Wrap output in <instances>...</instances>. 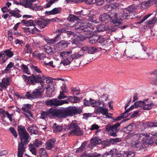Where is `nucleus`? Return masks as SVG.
Here are the masks:
<instances>
[{"mask_svg":"<svg viewBox=\"0 0 157 157\" xmlns=\"http://www.w3.org/2000/svg\"><path fill=\"white\" fill-rule=\"evenodd\" d=\"M56 140L55 139H51L49 140L46 143V148L48 149H51L54 147Z\"/></svg>","mask_w":157,"mask_h":157,"instance_id":"20","label":"nucleus"},{"mask_svg":"<svg viewBox=\"0 0 157 157\" xmlns=\"http://www.w3.org/2000/svg\"><path fill=\"white\" fill-rule=\"evenodd\" d=\"M40 157H48L46 150L44 148H41L40 149Z\"/></svg>","mask_w":157,"mask_h":157,"instance_id":"45","label":"nucleus"},{"mask_svg":"<svg viewBox=\"0 0 157 157\" xmlns=\"http://www.w3.org/2000/svg\"><path fill=\"white\" fill-rule=\"evenodd\" d=\"M154 105V104L152 103H148L147 102H145V104H144L143 106V109L144 110H149L152 108Z\"/></svg>","mask_w":157,"mask_h":157,"instance_id":"40","label":"nucleus"},{"mask_svg":"<svg viewBox=\"0 0 157 157\" xmlns=\"http://www.w3.org/2000/svg\"><path fill=\"white\" fill-rule=\"evenodd\" d=\"M58 0H50L48 3L46 4L44 8H48L50 7L51 5L53 3H54L56 2Z\"/></svg>","mask_w":157,"mask_h":157,"instance_id":"54","label":"nucleus"},{"mask_svg":"<svg viewBox=\"0 0 157 157\" xmlns=\"http://www.w3.org/2000/svg\"><path fill=\"white\" fill-rule=\"evenodd\" d=\"M28 131L34 134H37L38 133V129L36 126L33 125L27 128Z\"/></svg>","mask_w":157,"mask_h":157,"instance_id":"29","label":"nucleus"},{"mask_svg":"<svg viewBox=\"0 0 157 157\" xmlns=\"http://www.w3.org/2000/svg\"><path fill=\"white\" fill-rule=\"evenodd\" d=\"M152 137H151L149 139H148V138L147 139H146L144 140V142L147 144H151L153 143L155 140V138L152 136Z\"/></svg>","mask_w":157,"mask_h":157,"instance_id":"48","label":"nucleus"},{"mask_svg":"<svg viewBox=\"0 0 157 157\" xmlns=\"http://www.w3.org/2000/svg\"><path fill=\"white\" fill-rule=\"evenodd\" d=\"M21 68L23 70V71L27 74H30V73L28 67L26 65L22 64L21 66Z\"/></svg>","mask_w":157,"mask_h":157,"instance_id":"49","label":"nucleus"},{"mask_svg":"<svg viewBox=\"0 0 157 157\" xmlns=\"http://www.w3.org/2000/svg\"><path fill=\"white\" fill-rule=\"evenodd\" d=\"M42 142L39 140L38 139H36L35 141V142L33 143V144L35 147H39V145H41L42 144Z\"/></svg>","mask_w":157,"mask_h":157,"instance_id":"58","label":"nucleus"},{"mask_svg":"<svg viewBox=\"0 0 157 157\" xmlns=\"http://www.w3.org/2000/svg\"><path fill=\"white\" fill-rule=\"evenodd\" d=\"M134 124L133 123H131L128 126L126 127H124V129H127V130L128 131H131L134 128Z\"/></svg>","mask_w":157,"mask_h":157,"instance_id":"53","label":"nucleus"},{"mask_svg":"<svg viewBox=\"0 0 157 157\" xmlns=\"http://www.w3.org/2000/svg\"><path fill=\"white\" fill-rule=\"evenodd\" d=\"M67 128L71 130L69 132V135L73 134L74 136H80L82 134L80 128L77 124L76 121H72L68 125Z\"/></svg>","mask_w":157,"mask_h":157,"instance_id":"4","label":"nucleus"},{"mask_svg":"<svg viewBox=\"0 0 157 157\" xmlns=\"http://www.w3.org/2000/svg\"><path fill=\"white\" fill-rule=\"evenodd\" d=\"M112 7L110 4L104 6V9L107 11H110L113 10Z\"/></svg>","mask_w":157,"mask_h":157,"instance_id":"64","label":"nucleus"},{"mask_svg":"<svg viewBox=\"0 0 157 157\" xmlns=\"http://www.w3.org/2000/svg\"><path fill=\"white\" fill-rule=\"evenodd\" d=\"M87 144V143L86 142H84L82 144L80 147L76 151V152L77 151H83L84 148L86 147V145Z\"/></svg>","mask_w":157,"mask_h":157,"instance_id":"55","label":"nucleus"},{"mask_svg":"<svg viewBox=\"0 0 157 157\" xmlns=\"http://www.w3.org/2000/svg\"><path fill=\"white\" fill-rule=\"evenodd\" d=\"M157 22V18L154 17L152 19L149 20L147 22V25L150 28H152L153 25Z\"/></svg>","mask_w":157,"mask_h":157,"instance_id":"34","label":"nucleus"},{"mask_svg":"<svg viewBox=\"0 0 157 157\" xmlns=\"http://www.w3.org/2000/svg\"><path fill=\"white\" fill-rule=\"evenodd\" d=\"M96 101L98 102V103L96 104L95 105H94L93 106V107L103 108L105 106V104L103 101V100H102L101 101L100 100Z\"/></svg>","mask_w":157,"mask_h":157,"instance_id":"35","label":"nucleus"},{"mask_svg":"<svg viewBox=\"0 0 157 157\" xmlns=\"http://www.w3.org/2000/svg\"><path fill=\"white\" fill-rule=\"evenodd\" d=\"M22 77L25 82L28 83H32V84L34 85L35 83L39 82L40 83L41 86L43 84L41 77L38 75L35 76L33 75H32V76L28 77L26 75H23Z\"/></svg>","mask_w":157,"mask_h":157,"instance_id":"9","label":"nucleus"},{"mask_svg":"<svg viewBox=\"0 0 157 157\" xmlns=\"http://www.w3.org/2000/svg\"><path fill=\"white\" fill-rule=\"evenodd\" d=\"M44 89L42 87L40 88L35 89L30 94V92L28 91L25 94L28 99H34L40 98L42 97V94H43Z\"/></svg>","mask_w":157,"mask_h":157,"instance_id":"6","label":"nucleus"},{"mask_svg":"<svg viewBox=\"0 0 157 157\" xmlns=\"http://www.w3.org/2000/svg\"><path fill=\"white\" fill-rule=\"evenodd\" d=\"M151 4H152V1H148L143 2L141 4V6L142 8L145 9L149 7Z\"/></svg>","mask_w":157,"mask_h":157,"instance_id":"44","label":"nucleus"},{"mask_svg":"<svg viewBox=\"0 0 157 157\" xmlns=\"http://www.w3.org/2000/svg\"><path fill=\"white\" fill-rule=\"evenodd\" d=\"M83 103L86 106H90L91 105L92 107L94 105H95L96 104L98 103V102L96 100H94L91 98H90L89 100L84 99Z\"/></svg>","mask_w":157,"mask_h":157,"instance_id":"22","label":"nucleus"},{"mask_svg":"<svg viewBox=\"0 0 157 157\" xmlns=\"http://www.w3.org/2000/svg\"><path fill=\"white\" fill-rule=\"evenodd\" d=\"M72 51H63L59 53L60 56L63 58V60L61 63H63L64 66H67L74 59H78L83 55H81L79 53H76L71 54Z\"/></svg>","mask_w":157,"mask_h":157,"instance_id":"2","label":"nucleus"},{"mask_svg":"<svg viewBox=\"0 0 157 157\" xmlns=\"http://www.w3.org/2000/svg\"><path fill=\"white\" fill-rule=\"evenodd\" d=\"M140 59H147L152 56L153 50L150 48H147L140 51Z\"/></svg>","mask_w":157,"mask_h":157,"instance_id":"10","label":"nucleus"},{"mask_svg":"<svg viewBox=\"0 0 157 157\" xmlns=\"http://www.w3.org/2000/svg\"><path fill=\"white\" fill-rule=\"evenodd\" d=\"M14 66L13 63L12 62H10L7 65L6 68L4 70L2 71V73L3 74L10 73L11 71V68Z\"/></svg>","mask_w":157,"mask_h":157,"instance_id":"27","label":"nucleus"},{"mask_svg":"<svg viewBox=\"0 0 157 157\" xmlns=\"http://www.w3.org/2000/svg\"><path fill=\"white\" fill-rule=\"evenodd\" d=\"M102 142L101 140L99 139L98 137H94L92 138L90 141V144L89 146L90 147H93L95 146H97L98 144H100Z\"/></svg>","mask_w":157,"mask_h":157,"instance_id":"17","label":"nucleus"},{"mask_svg":"<svg viewBox=\"0 0 157 157\" xmlns=\"http://www.w3.org/2000/svg\"><path fill=\"white\" fill-rule=\"evenodd\" d=\"M34 145L32 144H29V146L30 151L33 154L36 155V149Z\"/></svg>","mask_w":157,"mask_h":157,"instance_id":"42","label":"nucleus"},{"mask_svg":"<svg viewBox=\"0 0 157 157\" xmlns=\"http://www.w3.org/2000/svg\"><path fill=\"white\" fill-rule=\"evenodd\" d=\"M69 44L67 41L63 40L57 44L56 47L59 50H62L67 48Z\"/></svg>","mask_w":157,"mask_h":157,"instance_id":"13","label":"nucleus"},{"mask_svg":"<svg viewBox=\"0 0 157 157\" xmlns=\"http://www.w3.org/2000/svg\"><path fill=\"white\" fill-rule=\"evenodd\" d=\"M35 23L42 28H44L49 23V21L45 19H40L35 20Z\"/></svg>","mask_w":157,"mask_h":157,"instance_id":"15","label":"nucleus"},{"mask_svg":"<svg viewBox=\"0 0 157 157\" xmlns=\"http://www.w3.org/2000/svg\"><path fill=\"white\" fill-rule=\"evenodd\" d=\"M121 123L117 122L113 125L109 124L105 126L106 131L108 132L109 135L113 137H116L117 135L116 133L119 130L118 127L120 126Z\"/></svg>","mask_w":157,"mask_h":157,"instance_id":"7","label":"nucleus"},{"mask_svg":"<svg viewBox=\"0 0 157 157\" xmlns=\"http://www.w3.org/2000/svg\"><path fill=\"white\" fill-rule=\"evenodd\" d=\"M61 9H62L60 7L55 8L50 11H46L45 13L48 15L57 14L61 12Z\"/></svg>","mask_w":157,"mask_h":157,"instance_id":"24","label":"nucleus"},{"mask_svg":"<svg viewBox=\"0 0 157 157\" xmlns=\"http://www.w3.org/2000/svg\"><path fill=\"white\" fill-rule=\"evenodd\" d=\"M136 135V136L139 137V138L140 139L143 140H144L147 139L148 137H149L150 134L149 133H147L146 132H141L140 133H139L134 134V135Z\"/></svg>","mask_w":157,"mask_h":157,"instance_id":"25","label":"nucleus"},{"mask_svg":"<svg viewBox=\"0 0 157 157\" xmlns=\"http://www.w3.org/2000/svg\"><path fill=\"white\" fill-rule=\"evenodd\" d=\"M91 26V24L88 23H79L75 27V30L76 33H82L85 35L90 34L92 32L89 29Z\"/></svg>","mask_w":157,"mask_h":157,"instance_id":"3","label":"nucleus"},{"mask_svg":"<svg viewBox=\"0 0 157 157\" xmlns=\"http://www.w3.org/2000/svg\"><path fill=\"white\" fill-rule=\"evenodd\" d=\"M146 124L147 127H157V126H156V122L154 123V122H147Z\"/></svg>","mask_w":157,"mask_h":157,"instance_id":"63","label":"nucleus"},{"mask_svg":"<svg viewBox=\"0 0 157 157\" xmlns=\"http://www.w3.org/2000/svg\"><path fill=\"white\" fill-rule=\"evenodd\" d=\"M18 131L21 142L25 144H28L29 142V136L26 132L25 127L21 126H18Z\"/></svg>","mask_w":157,"mask_h":157,"instance_id":"5","label":"nucleus"},{"mask_svg":"<svg viewBox=\"0 0 157 157\" xmlns=\"http://www.w3.org/2000/svg\"><path fill=\"white\" fill-rule=\"evenodd\" d=\"M30 67L32 68V69L33 70L35 71H36L37 72L39 73H41V71L40 70V69L39 67H38L37 66H34L33 64H31L30 66Z\"/></svg>","mask_w":157,"mask_h":157,"instance_id":"56","label":"nucleus"},{"mask_svg":"<svg viewBox=\"0 0 157 157\" xmlns=\"http://www.w3.org/2000/svg\"><path fill=\"white\" fill-rule=\"evenodd\" d=\"M97 30L98 32H103L104 31L107 30L108 28L106 27L104 24H101L98 25L97 27Z\"/></svg>","mask_w":157,"mask_h":157,"instance_id":"39","label":"nucleus"},{"mask_svg":"<svg viewBox=\"0 0 157 157\" xmlns=\"http://www.w3.org/2000/svg\"><path fill=\"white\" fill-rule=\"evenodd\" d=\"M47 89H48L47 91V97H51L52 93L54 91V84L52 83L48 84L47 86Z\"/></svg>","mask_w":157,"mask_h":157,"instance_id":"23","label":"nucleus"},{"mask_svg":"<svg viewBox=\"0 0 157 157\" xmlns=\"http://www.w3.org/2000/svg\"><path fill=\"white\" fill-rule=\"evenodd\" d=\"M36 0H27L26 4L25 5V7L29 8L32 10L34 6L32 2H34Z\"/></svg>","mask_w":157,"mask_h":157,"instance_id":"38","label":"nucleus"},{"mask_svg":"<svg viewBox=\"0 0 157 157\" xmlns=\"http://www.w3.org/2000/svg\"><path fill=\"white\" fill-rule=\"evenodd\" d=\"M59 34H57V36L53 39H51L47 38H45V40L47 43L53 44H55V43L59 40Z\"/></svg>","mask_w":157,"mask_h":157,"instance_id":"30","label":"nucleus"},{"mask_svg":"<svg viewBox=\"0 0 157 157\" xmlns=\"http://www.w3.org/2000/svg\"><path fill=\"white\" fill-rule=\"evenodd\" d=\"M3 53L4 56L6 57L7 58H10L13 55V52L11 51L10 49L6 50L3 51Z\"/></svg>","mask_w":157,"mask_h":157,"instance_id":"32","label":"nucleus"},{"mask_svg":"<svg viewBox=\"0 0 157 157\" xmlns=\"http://www.w3.org/2000/svg\"><path fill=\"white\" fill-rule=\"evenodd\" d=\"M43 9V7L41 6L36 4L34 5L33 8L32 10L35 11H38L42 10Z\"/></svg>","mask_w":157,"mask_h":157,"instance_id":"52","label":"nucleus"},{"mask_svg":"<svg viewBox=\"0 0 157 157\" xmlns=\"http://www.w3.org/2000/svg\"><path fill=\"white\" fill-rule=\"evenodd\" d=\"M125 157H134V153L132 151L125 152Z\"/></svg>","mask_w":157,"mask_h":157,"instance_id":"57","label":"nucleus"},{"mask_svg":"<svg viewBox=\"0 0 157 157\" xmlns=\"http://www.w3.org/2000/svg\"><path fill=\"white\" fill-rule=\"evenodd\" d=\"M99 36L95 34L92 35V36L89 38V41L91 44L95 43L98 40Z\"/></svg>","mask_w":157,"mask_h":157,"instance_id":"33","label":"nucleus"},{"mask_svg":"<svg viewBox=\"0 0 157 157\" xmlns=\"http://www.w3.org/2000/svg\"><path fill=\"white\" fill-rule=\"evenodd\" d=\"M126 114V113H125V112H124L123 113L121 114V116L117 117L116 118L113 119V120L115 121H118L121 120L123 118L126 117H127L128 116V114Z\"/></svg>","mask_w":157,"mask_h":157,"instance_id":"47","label":"nucleus"},{"mask_svg":"<svg viewBox=\"0 0 157 157\" xmlns=\"http://www.w3.org/2000/svg\"><path fill=\"white\" fill-rule=\"evenodd\" d=\"M112 42L110 39H107L102 45V48H101V49L107 51L109 50L110 46L112 45Z\"/></svg>","mask_w":157,"mask_h":157,"instance_id":"18","label":"nucleus"},{"mask_svg":"<svg viewBox=\"0 0 157 157\" xmlns=\"http://www.w3.org/2000/svg\"><path fill=\"white\" fill-rule=\"evenodd\" d=\"M20 10H11L9 11V13L11 14L10 16H13L16 18L21 17V15L19 13Z\"/></svg>","mask_w":157,"mask_h":157,"instance_id":"28","label":"nucleus"},{"mask_svg":"<svg viewBox=\"0 0 157 157\" xmlns=\"http://www.w3.org/2000/svg\"><path fill=\"white\" fill-rule=\"evenodd\" d=\"M140 51L134 49H133L127 48L124 51L123 56H127V58L132 59L134 58L136 59H140Z\"/></svg>","mask_w":157,"mask_h":157,"instance_id":"8","label":"nucleus"},{"mask_svg":"<svg viewBox=\"0 0 157 157\" xmlns=\"http://www.w3.org/2000/svg\"><path fill=\"white\" fill-rule=\"evenodd\" d=\"M85 38L84 36H78L76 37L73 40L72 42L73 44H75L76 45H79L84 40Z\"/></svg>","mask_w":157,"mask_h":157,"instance_id":"21","label":"nucleus"},{"mask_svg":"<svg viewBox=\"0 0 157 157\" xmlns=\"http://www.w3.org/2000/svg\"><path fill=\"white\" fill-rule=\"evenodd\" d=\"M21 22L25 25L26 26H34L35 25V24L34 23L33 21L32 20L26 21L25 20H23L21 21Z\"/></svg>","mask_w":157,"mask_h":157,"instance_id":"37","label":"nucleus"},{"mask_svg":"<svg viewBox=\"0 0 157 157\" xmlns=\"http://www.w3.org/2000/svg\"><path fill=\"white\" fill-rule=\"evenodd\" d=\"M36 57L39 59L40 60L43 59L46 57L45 54L43 53H38L36 55Z\"/></svg>","mask_w":157,"mask_h":157,"instance_id":"59","label":"nucleus"},{"mask_svg":"<svg viewBox=\"0 0 157 157\" xmlns=\"http://www.w3.org/2000/svg\"><path fill=\"white\" fill-rule=\"evenodd\" d=\"M80 113L78 109L74 106H69L59 109L50 108L47 111H41L40 118L45 119L48 117L53 118L56 117L59 118H65Z\"/></svg>","mask_w":157,"mask_h":157,"instance_id":"1","label":"nucleus"},{"mask_svg":"<svg viewBox=\"0 0 157 157\" xmlns=\"http://www.w3.org/2000/svg\"><path fill=\"white\" fill-rule=\"evenodd\" d=\"M110 19V16L104 13L100 15L99 17V19L101 22L108 21Z\"/></svg>","mask_w":157,"mask_h":157,"instance_id":"31","label":"nucleus"},{"mask_svg":"<svg viewBox=\"0 0 157 157\" xmlns=\"http://www.w3.org/2000/svg\"><path fill=\"white\" fill-rule=\"evenodd\" d=\"M98 49L95 47L92 46L89 47L88 53L93 54L97 52Z\"/></svg>","mask_w":157,"mask_h":157,"instance_id":"50","label":"nucleus"},{"mask_svg":"<svg viewBox=\"0 0 157 157\" xmlns=\"http://www.w3.org/2000/svg\"><path fill=\"white\" fill-rule=\"evenodd\" d=\"M44 49L46 52L49 55L54 54L56 52V49L54 47L46 46L44 47Z\"/></svg>","mask_w":157,"mask_h":157,"instance_id":"19","label":"nucleus"},{"mask_svg":"<svg viewBox=\"0 0 157 157\" xmlns=\"http://www.w3.org/2000/svg\"><path fill=\"white\" fill-rule=\"evenodd\" d=\"M131 146L136 148L137 151L142 150L143 149H144L146 147L144 144L138 141L132 142L131 144Z\"/></svg>","mask_w":157,"mask_h":157,"instance_id":"14","label":"nucleus"},{"mask_svg":"<svg viewBox=\"0 0 157 157\" xmlns=\"http://www.w3.org/2000/svg\"><path fill=\"white\" fill-rule=\"evenodd\" d=\"M64 92L60 91V94L58 97V98L59 99H61L67 98V96L64 95Z\"/></svg>","mask_w":157,"mask_h":157,"instance_id":"61","label":"nucleus"},{"mask_svg":"<svg viewBox=\"0 0 157 157\" xmlns=\"http://www.w3.org/2000/svg\"><path fill=\"white\" fill-rule=\"evenodd\" d=\"M128 13L129 18L131 19H133L134 18L133 17L135 16V15L136 14V13L135 11L128 12Z\"/></svg>","mask_w":157,"mask_h":157,"instance_id":"62","label":"nucleus"},{"mask_svg":"<svg viewBox=\"0 0 157 157\" xmlns=\"http://www.w3.org/2000/svg\"><path fill=\"white\" fill-rule=\"evenodd\" d=\"M10 79L9 77L3 78L2 79L1 82L0 81V87L2 88L6 89L8 86L10 85Z\"/></svg>","mask_w":157,"mask_h":157,"instance_id":"16","label":"nucleus"},{"mask_svg":"<svg viewBox=\"0 0 157 157\" xmlns=\"http://www.w3.org/2000/svg\"><path fill=\"white\" fill-rule=\"evenodd\" d=\"M98 111L100 113H102L103 115L107 116L108 114V109L106 108H99L98 110Z\"/></svg>","mask_w":157,"mask_h":157,"instance_id":"41","label":"nucleus"},{"mask_svg":"<svg viewBox=\"0 0 157 157\" xmlns=\"http://www.w3.org/2000/svg\"><path fill=\"white\" fill-rule=\"evenodd\" d=\"M45 103L47 106H59V100L57 98L52 99L45 101Z\"/></svg>","mask_w":157,"mask_h":157,"instance_id":"12","label":"nucleus"},{"mask_svg":"<svg viewBox=\"0 0 157 157\" xmlns=\"http://www.w3.org/2000/svg\"><path fill=\"white\" fill-rule=\"evenodd\" d=\"M27 144L21 142L20 143L18 146L17 157H22L23 154L25 151V146Z\"/></svg>","mask_w":157,"mask_h":157,"instance_id":"11","label":"nucleus"},{"mask_svg":"<svg viewBox=\"0 0 157 157\" xmlns=\"http://www.w3.org/2000/svg\"><path fill=\"white\" fill-rule=\"evenodd\" d=\"M113 151L111 150L105 153L102 155L103 157H113Z\"/></svg>","mask_w":157,"mask_h":157,"instance_id":"51","label":"nucleus"},{"mask_svg":"<svg viewBox=\"0 0 157 157\" xmlns=\"http://www.w3.org/2000/svg\"><path fill=\"white\" fill-rule=\"evenodd\" d=\"M145 104V102L143 101H137L134 103V105H135V108H137L140 107H143L144 104Z\"/></svg>","mask_w":157,"mask_h":157,"instance_id":"46","label":"nucleus"},{"mask_svg":"<svg viewBox=\"0 0 157 157\" xmlns=\"http://www.w3.org/2000/svg\"><path fill=\"white\" fill-rule=\"evenodd\" d=\"M125 152L121 151L118 153H117L116 155V157H125Z\"/></svg>","mask_w":157,"mask_h":157,"instance_id":"60","label":"nucleus"},{"mask_svg":"<svg viewBox=\"0 0 157 157\" xmlns=\"http://www.w3.org/2000/svg\"><path fill=\"white\" fill-rule=\"evenodd\" d=\"M53 131L55 133L60 132L62 130V127L61 126L57 125L56 124H54V126L52 127Z\"/></svg>","mask_w":157,"mask_h":157,"instance_id":"36","label":"nucleus"},{"mask_svg":"<svg viewBox=\"0 0 157 157\" xmlns=\"http://www.w3.org/2000/svg\"><path fill=\"white\" fill-rule=\"evenodd\" d=\"M117 18V14L116 13H114L113 14V16H110L109 21L113 24H117L119 25L121 24V20L118 19Z\"/></svg>","mask_w":157,"mask_h":157,"instance_id":"26","label":"nucleus"},{"mask_svg":"<svg viewBox=\"0 0 157 157\" xmlns=\"http://www.w3.org/2000/svg\"><path fill=\"white\" fill-rule=\"evenodd\" d=\"M67 19L69 21L73 22L78 21L79 19V18L74 15L70 14Z\"/></svg>","mask_w":157,"mask_h":157,"instance_id":"43","label":"nucleus"}]
</instances>
